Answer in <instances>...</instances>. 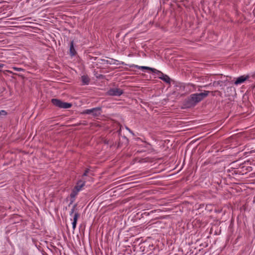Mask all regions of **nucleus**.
Here are the masks:
<instances>
[{
	"label": "nucleus",
	"instance_id": "dca6fc26",
	"mask_svg": "<svg viewBox=\"0 0 255 255\" xmlns=\"http://www.w3.org/2000/svg\"><path fill=\"white\" fill-rule=\"evenodd\" d=\"M7 112L5 110H0V119L2 118L3 117L6 116L7 115Z\"/></svg>",
	"mask_w": 255,
	"mask_h": 255
},
{
	"label": "nucleus",
	"instance_id": "9b49d317",
	"mask_svg": "<svg viewBox=\"0 0 255 255\" xmlns=\"http://www.w3.org/2000/svg\"><path fill=\"white\" fill-rule=\"evenodd\" d=\"M82 85H87L89 84L90 79L87 75L81 76Z\"/></svg>",
	"mask_w": 255,
	"mask_h": 255
},
{
	"label": "nucleus",
	"instance_id": "412c9836",
	"mask_svg": "<svg viewBox=\"0 0 255 255\" xmlns=\"http://www.w3.org/2000/svg\"><path fill=\"white\" fill-rule=\"evenodd\" d=\"M88 172H89V169H87L85 171L84 173L83 174V176H86L87 175V174Z\"/></svg>",
	"mask_w": 255,
	"mask_h": 255
},
{
	"label": "nucleus",
	"instance_id": "423d86ee",
	"mask_svg": "<svg viewBox=\"0 0 255 255\" xmlns=\"http://www.w3.org/2000/svg\"><path fill=\"white\" fill-rule=\"evenodd\" d=\"M249 78V76L248 75L245 76H241L239 77H238L234 82L235 85H238L239 84H241L243 83H244L246 80L248 79Z\"/></svg>",
	"mask_w": 255,
	"mask_h": 255
},
{
	"label": "nucleus",
	"instance_id": "4468645a",
	"mask_svg": "<svg viewBox=\"0 0 255 255\" xmlns=\"http://www.w3.org/2000/svg\"><path fill=\"white\" fill-rule=\"evenodd\" d=\"M223 82L222 81H215L213 83L212 86L214 87H218V86H222L221 84H222Z\"/></svg>",
	"mask_w": 255,
	"mask_h": 255
},
{
	"label": "nucleus",
	"instance_id": "1a4fd4ad",
	"mask_svg": "<svg viewBox=\"0 0 255 255\" xmlns=\"http://www.w3.org/2000/svg\"><path fill=\"white\" fill-rule=\"evenodd\" d=\"M70 55L71 56H74L76 54V51L74 47V41L72 40L70 42V49H69Z\"/></svg>",
	"mask_w": 255,
	"mask_h": 255
},
{
	"label": "nucleus",
	"instance_id": "f3484780",
	"mask_svg": "<svg viewBox=\"0 0 255 255\" xmlns=\"http://www.w3.org/2000/svg\"><path fill=\"white\" fill-rule=\"evenodd\" d=\"M76 207V205H74L73 206L72 208L71 209V211L70 212V214H69L70 216H72L76 212H75Z\"/></svg>",
	"mask_w": 255,
	"mask_h": 255
},
{
	"label": "nucleus",
	"instance_id": "6e6552de",
	"mask_svg": "<svg viewBox=\"0 0 255 255\" xmlns=\"http://www.w3.org/2000/svg\"><path fill=\"white\" fill-rule=\"evenodd\" d=\"M85 181L82 180H80L77 182L76 185L75 186L74 188L77 189V191H80L82 189V187L84 186H85Z\"/></svg>",
	"mask_w": 255,
	"mask_h": 255
},
{
	"label": "nucleus",
	"instance_id": "b1692460",
	"mask_svg": "<svg viewBox=\"0 0 255 255\" xmlns=\"http://www.w3.org/2000/svg\"><path fill=\"white\" fill-rule=\"evenodd\" d=\"M4 66V64L0 63V68H2Z\"/></svg>",
	"mask_w": 255,
	"mask_h": 255
},
{
	"label": "nucleus",
	"instance_id": "2eb2a0df",
	"mask_svg": "<svg viewBox=\"0 0 255 255\" xmlns=\"http://www.w3.org/2000/svg\"><path fill=\"white\" fill-rule=\"evenodd\" d=\"M153 73L157 74L158 75V78H159V76L162 77V75H165L163 73L155 69V71H153Z\"/></svg>",
	"mask_w": 255,
	"mask_h": 255
},
{
	"label": "nucleus",
	"instance_id": "f8f14e48",
	"mask_svg": "<svg viewBox=\"0 0 255 255\" xmlns=\"http://www.w3.org/2000/svg\"><path fill=\"white\" fill-rule=\"evenodd\" d=\"M159 79H161L166 83H170V78L166 75H162V77L159 76Z\"/></svg>",
	"mask_w": 255,
	"mask_h": 255
},
{
	"label": "nucleus",
	"instance_id": "7ed1b4c3",
	"mask_svg": "<svg viewBox=\"0 0 255 255\" xmlns=\"http://www.w3.org/2000/svg\"><path fill=\"white\" fill-rule=\"evenodd\" d=\"M84 114L92 115L93 117H99L102 113L101 107H96L91 109H86L83 112Z\"/></svg>",
	"mask_w": 255,
	"mask_h": 255
},
{
	"label": "nucleus",
	"instance_id": "393cba45",
	"mask_svg": "<svg viewBox=\"0 0 255 255\" xmlns=\"http://www.w3.org/2000/svg\"><path fill=\"white\" fill-rule=\"evenodd\" d=\"M211 85V84H209V85H205V86H204V87H205V88H207V87H208V86H210Z\"/></svg>",
	"mask_w": 255,
	"mask_h": 255
},
{
	"label": "nucleus",
	"instance_id": "ddd939ff",
	"mask_svg": "<svg viewBox=\"0 0 255 255\" xmlns=\"http://www.w3.org/2000/svg\"><path fill=\"white\" fill-rule=\"evenodd\" d=\"M79 191H77V189L75 188H74L72 192H71L70 194V196L71 198H74L77 194V193L79 192Z\"/></svg>",
	"mask_w": 255,
	"mask_h": 255
},
{
	"label": "nucleus",
	"instance_id": "f03ea898",
	"mask_svg": "<svg viewBox=\"0 0 255 255\" xmlns=\"http://www.w3.org/2000/svg\"><path fill=\"white\" fill-rule=\"evenodd\" d=\"M51 103L53 105L60 109H69L72 107L71 103L64 102L57 99H52Z\"/></svg>",
	"mask_w": 255,
	"mask_h": 255
},
{
	"label": "nucleus",
	"instance_id": "f257e3e1",
	"mask_svg": "<svg viewBox=\"0 0 255 255\" xmlns=\"http://www.w3.org/2000/svg\"><path fill=\"white\" fill-rule=\"evenodd\" d=\"M210 92L209 91H204L203 93L191 94L186 101L187 106H195L197 103L207 97Z\"/></svg>",
	"mask_w": 255,
	"mask_h": 255
},
{
	"label": "nucleus",
	"instance_id": "0eeeda50",
	"mask_svg": "<svg viewBox=\"0 0 255 255\" xmlns=\"http://www.w3.org/2000/svg\"><path fill=\"white\" fill-rule=\"evenodd\" d=\"M129 67H131V68H133V67L136 68L138 69H141V70H143V69L149 70L151 71L152 72L153 71H155V69H154V68H150L149 67H146V66H138V65H134V64L130 65Z\"/></svg>",
	"mask_w": 255,
	"mask_h": 255
},
{
	"label": "nucleus",
	"instance_id": "4be33fe9",
	"mask_svg": "<svg viewBox=\"0 0 255 255\" xmlns=\"http://www.w3.org/2000/svg\"><path fill=\"white\" fill-rule=\"evenodd\" d=\"M126 128L127 130H128L130 133H131L132 135H134V133L132 130L130 129L128 127H126Z\"/></svg>",
	"mask_w": 255,
	"mask_h": 255
},
{
	"label": "nucleus",
	"instance_id": "aec40b11",
	"mask_svg": "<svg viewBox=\"0 0 255 255\" xmlns=\"http://www.w3.org/2000/svg\"><path fill=\"white\" fill-rule=\"evenodd\" d=\"M122 139L124 140L123 142L125 143V144H127L128 142V139L126 136H123Z\"/></svg>",
	"mask_w": 255,
	"mask_h": 255
},
{
	"label": "nucleus",
	"instance_id": "5701e85b",
	"mask_svg": "<svg viewBox=\"0 0 255 255\" xmlns=\"http://www.w3.org/2000/svg\"><path fill=\"white\" fill-rule=\"evenodd\" d=\"M122 143H121V141H119L118 143V147H119L122 145Z\"/></svg>",
	"mask_w": 255,
	"mask_h": 255
},
{
	"label": "nucleus",
	"instance_id": "20e7f679",
	"mask_svg": "<svg viewBox=\"0 0 255 255\" xmlns=\"http://www.w3.org/2000/svg\"><path fill=\"white\" fill-rule=\"evenodd\" d=\"M123 93V90L118 88H111L107 92V94L111 96H120Z\"/></svg>",
	"mask_w": 255,
	"mask_h": 255
},
{
	"label": "nucleus",
	"instance_id": "a211bd4d",
	"mask_svg": "<svg viewBox=\"0 0 255 255\" xmlns=\"http://www.w3.org/2000/svg\"><path fill=\"white\" fill-rule=\"evenodd\" d=\"M155 212V210H152L150 212H144V213H143L142 214V215L143 216H147L148 215H149L151 213H153L154 212Z\"/></svg>",
	"mask_w": 255,
	"mask_h": 255
},
{
	"label": "nucleus",
	"instance_id": "cd10ccee",
	"mask_svg": "<svg viewBox=\"0 0 255 255\" xmlns=\"http://www.w3.org/2000/svg\"><path fill=\"white\" fill-rule=\"evenodd\" d=\"M8 72L12 73L11 72H10V71H8Z\"/></svg>",
	"mask_w": 255,
	"mask_h": 255
},
{
	"label": "nucleus",
	"instance_id": "6ab92c4d",
	"mask_svg": "<svg viewBox=\"0 0 255 255\" xmlns=\"http://www.w3.org/2000/svg\"><path fill=\"white\" fill-rule=\"evenodd\" d=\"M12 69L13 70H14L15 71H18V72L23 71L24 70L22 68L16 67H12Z\"/></svg>",
	"mask_w": 255,
	"mask_h": 255
},
{
	"label": "nucleus",
	"instance_id": "a878e982",
	"mask_svg": "<svg viewBox=\"0 0 255 255\" xmlns=\"http://www.w3.org/2000/svg\"><path fill=\"white\" fill-rule=\"evenodd\" d=\"M121 129L119 130V133L120 134L121 133Z\"/></svg>",
	"mask_w": 255,
	"mask_h": 255
},
{
	"label": "nucleus",
	"instance_id": "bb28decb",
	"mask_svg": "<svg viewBox=\"0 0 255 255\" xmlns=\"http://www.w3.org/2000/svg\"><path fill=\"white\" fill-rule=\"evenodd\" d=\"M144 144H146L147 146H149V145H148V144H146V143H144Z\"/></svg>",
	"mask_w": 255,
	"mask_h": 255
},
{
	"label": "nucleus",
	"instance_id": "9d476101",
	"mask_svg": "<svg viewBox=\"0 0 255 255\" xmlns=\"http://www.w3.org/2000/svg\"><path fill=\"white\" fill-rule=\"evenodd\" d=\"M79 217V214L77 212H75L74 213V214L73 215V221L72 222V228H73V230H74L76 228L77 220H78Z\"/></svg>",
	"mask_w": 255,
	"mask_h": 255
},
{
	"label": "nucleus",
	"instance_id": "39448f33",
	"mask_svg": "<svg viewBox=\"0 0 255 255\" xmlns=\"http://www.w3.org/2000/svg\"><path fill=\"white\" fill-rule=\"evenodd\" d=\"M103 61L105 64H115V65H126V64L123 61H119L117 60L111 59V60H103Z\"/></svg>",
	"mask_w": 255,
	"mask_h": 255
}]
</instances>
